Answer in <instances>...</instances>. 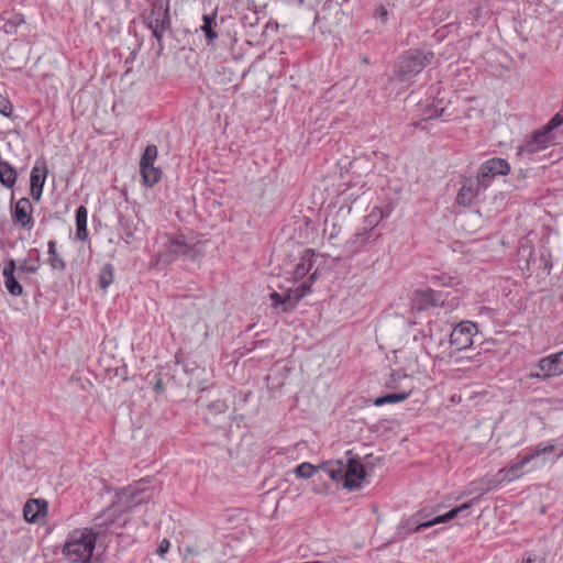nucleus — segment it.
Segmentation results:
<instances>
[{
    "instance_id": "nucleus-1",
    "label": "nucleus",
    "mask_w": 563,
    "mask_h": 563,
    "mask_svg": "<svg viewBox=\"0 0 563 563\" xmlns=\"http://www.w3.org/2000/svg\"><path fill=\"white\" fill-rule=\"evenodd\" d=\"M325 265V257L311 250H306L299 262L296 264L291 278L278 290L271 292L269 298L275 308L283 311L292 310L298 301L311 291L314 280L322 274Z\"/></svg>"
},
{
    "instance_id": "nucleus-2",
    "label": "nucleus",
    "mask_w": 563,
    "mask_h": 563,
    "mask_svg": "<svg viewBox=\"0 0 563 563\" xmlns=\"http://www.w3.org/2000/svg\"><path fill=\"white\" fill-rule=\"evenodd\" d=\"M554 451V445L534 448L529 453L520 455L507 467L500 468L493 479L488 482L487 489H494L498 486L515 482L522 476L543 468L548 463V455Z\"/></svg>"
},
{
    "instance_id": "nucleus-3",
    "label": "nucleus",
    "mask_w": 563,
    "mask_h": 563,
    "mask_svg": "<svg viewBox=\"0 0 563 563\" xmlns=\"http://www.w3.org/2000/svg\"><path fill=\"white\" fill-rule=\"evenodd\" d=\"M97 539L98 532L92 528L73 529L62 545V554L69 563H90Z\"/></svg>"
},
{
    "instance_id": "nucleus-4",
    "label": "nucleus",
    "mask_w": 563,
    "mask_h": 563,
    "mask_svg": "<svg viewBox=\"0 0 563 563\" xmlns=\"http://www.w3.org/2000/svg\"><path fill=\"white\" fill-rule=\"evenodd\" d=\"M159 250L154 266L165 265L177 256L194 257L197 254L196 243L184 234L162 233L157 239Z\"/></svg>"
},
{
    "instance_id": "nucleus-5",
    "label": "nucleus",
    "mask_w": 563,
    "mask_h": 563,
    "mask_svg": "<svg viewBox=\"0 0 563 563\" xmlns=\"http://www.w3.org/2000/svg\"><path fill=\"white\" fill-rule=\"evenodd\" d=\"M333 482H343L347 489H357L362 486L366 473L362 463L350 459L345 464L342 461H328L320 465Z\"/></svg>"
},
{
    "instance_id": "nucleus-6",
    "label": "nucleus",
    "mask_w": 563,
    "mask_h": 563,
    "mask_svg": "<svg viewBox=\"0 0 563 563\" xmlns=\"http://www.w3.org/2000/svg\"><path fill=\"white\" fill-rule=\"evenodd\" d=\"M475 504V499L455 507L444 515L434 517L433 519L421 521V514H416L407 519H404L399 526L398 534L405 537L406 534L423 530L434 525L446 522L460 515H464Z\"/></svg>"
},
{
    "instance_id": "nucleus-7",
    "label": "nucleus",
    "mask_w": 563,
    "mask_h": 563,
    "mask_svg": "<svg viewBox=\"0 0 563 563\" xmlns=\"http://www.w3.org/2000/svg\"><path fill=\"white\" fill-rule=\"evenodd\" d=\"M133 496V490L126 489L117 494V500L104 509L97 518V526L100 529H110L122 526L125 522L124 511L129 508V501Z\"/></svg>"
},
{
    "instance_id": "nucleus-8",
    "label": "nucleus",
    "mask_w": 563,
    "mask_h": 563,
    "mask_svg": "<svg viewBox=\"0 0 563 563\" xmlns=\"http://www.w3.org/2000/svg\"><path fill=\"white\" fill-rule=\"evenodd\" d=\"M433 55L420 51H408L399 60L397 73L400 79L407 80L419 74L431 63Z\"/></svg>"
},
{
    "instance_id": "nucleus-9",
    "label": "nucleus",
    "mask_w": 563,
    "mask_h": 563,
    "mask_svg": "<svg viewBox=\"0 0 563 563\" xmlns=\"http://www.w3.org/2000/svg\"><path fill=\"white\" fill-rule=\"evenodd\" d=\"M553 143V133H550L545 128H542L526 139L522 145H518L516 147L517 156L530 161L534 154L548 148Z\"/></svg>"
},
{
    "instance_id": "nucleus-10",
    "label": "nucleus",
    "mask_w": 563,
    "mask_h": 563,
    "mask_svg": "<svg viewBox=\"0 0 563 563\" xmlns=\"http://www.w3.org/2000/svg\"><path fill=\"white\" fill-rule=\"evenodd\" d=\"M169 2L170 0H157L147 18L148 27L157 40L163 38L170 25Z\"/></svg>"
},
{
    "instance_id": "nucleus-11",
    "label": "nucleus",
    "mask_w": 563,
    "mask_h": 563,
    "mask_svg": "<svg viewBox=\"0 0 563 563\" xmlns=\"http://www.w3.org/2000/svg\"><path fill=\"white\" fill-rule=\"evenodd\" d=\"M158 155L156 145L150 144L145 147L140 159V173L144 185L154 186L162 177V170L154 165Z\"/></svg>"
},
{
    "instance_id": "nucleus-12",
    "label": "nucleus",
    "mask_w": 563,
    "mask_h": 563,
    "mask_svg": "<svg viewBox=\"0 0 563 563\" xmlns=\"http://www.w3.org/2000/svg\"><path fill=\"white\" fill-rule=\"evenodd\" d=\"M537 373H531L530 377L547 379L563 374V350L559 353L550 354L542 357L538 363Z\"/></svg>"
},
{
    "instance_id": "nucleus-13",
    "label": "nucleus",
    "mask_w": 563,
    "mask_h": 563,
    "mask_svg": "<svg viewBox=\"0 0 563 563\" xmlns=\"http://www.w3.org/2000/svg\"><path fill=\"white\" fill-rule=\"evenodd\" d=\"M477 333V327L472 321L460 322L450 334L451 345L457 350H464L473 344V338Z\"/></svg>"
},
{
    "instance_id": "nucleus-14",
    "label": "nucleus",
    "mask_w": 563,
    "mask_h": 563,
    "mask_svg": "<svg viewBox=\"0 0 563 563\" xmlns=\"http://www.w3.org/2000/svg\"><path fill=\"white\" fill-rule=\"evenodd\" d=\"M509 170L510 166L506 159L499 157L487 159L478 168V181H481L484 187H487L492 178L499 175H507Z\"/></svg>"
},
{
    "instance_id": "nucleus-15",
    "label": "nucleus",
    "mask_w": 563,
    "mask_h": 563,
    "mask_svg": "<svg viewBox=\"0 0 563 563\" xmlns=\"http://www.w3.org/2000/svg\"><path fill=\"white\" fill-rule=\"evenodd\" d=\"M16 272V263L14 260H9L4 263L2 268V276H3V283L12 296H21L23 294V287L18 282V278L15 277Z\"/></svg>"
},
{
    "instance_id": "nucleus-16",
    "label": "nucleus",
    "mask_w": 563,
    "mask_h": 563,
    "mask_svg": "<svg viewBox=\"0 0 563 563\" xmlns=\"http://www.w3.org/2000/svg\"><path fill=\"white\" fill-rule=\"evenodd\" d=\"M483 188L485 187L481 181H478V176H476V179H466L459 190L456 197L457 203L462 206H470Z\"/></svg>"
},
{
    "instance_id": "nucleus-17",
    "label": "nucleus",
    "mask_w": 563,
    "mask_h": 563,
    "mask_svg": "<svg viewBox=\"0 0 563 563\" xmlns=\"http://www.w3.org/2000/svg\"><path fill=\"white\" fill-rule=\"evenodd\" d=\"M33 206L27 198H21L16 201L13 210V220L19 225L32 229L34 222L32 219Z\"/></svg>"
},
{
    "instance_id": "nucleus-18",
    "label": "nucleus",
    "mask_w": 563,
    "mask_h": 563,
    "mask_svg": "<svg viewBox=\"0 0 563 563\" xmlns=\"http://www.w3.org/2000/svg\"><path fill=\"white\" fill-rule=\"evenodd\" d=\"M47 176V168L43 164L41 166L35 165L31 170V196L35 200H40L43 194V187Z\"/></svg>"
},
{
    "instance_id": "nucleus-19",
    "label": "nucleus",
    "mask_w": 563,
    "mask_h": 563,
    "mask_svg": "<svg viewBox=\"0 0 563 563\" xmlns=\"http://www.w3.org/2000/svg\"><path fill=\"white\" fill-rule=\"evenodd\" d=\"M413 384H406L402 390H398L396 393L387 394L385 396L378 397L374 400V405L377 407H382L387 404H397L406 400L412 393Z\"/></svg>"
},
{
    "instance_id": "nucleus-20",
    "label": "nucleus",
    "mask_w": 563,
    "mask_h": 563,
    "mask_svg": "<svg viewBox=\"0 0 563 563\" xmlns=\"http://www.w3.org/2000/svg\"><path fill=\"white\" fill-rule=\"evenodd\" d=\"M438 295L431 289L418 290L412 299L413 307L418 310L426 309L429 306L438 303Z\"/></svg>"
},
{
    "instance_id": "nucleus-21",
    "label": "nucleus",
    "mask_w": 563,
    "mask_h": 563,
    "mask_svg": "<svg viewBox=\"0 0 563 563\" xmlns=\"http://www.w3.org/2000/svg\"><path fill=\"white\" fill-rule=\"evenodd\" d=\"M75 219H76V236L80 241H86L88 239V229H87L88 210H87V208L84 206L78 207L76 210Z\"/></svg>"
},
{
    "instance_id": "nucleus-22",
    "label": "nucleus",
    "mask_w": 563,
    "mask_h": 563,
    "mask_svg": "<svg viewBox=\"0 0 563 563\" xmlns=\"http://www.w3.org/2000/svg\"><path fill=\"white\" fill-rule=\"evenodd\" d=\"M16 181L14 167L5 161L0 159V183L5 188H12Z\"/></svg>"
},
{
    "instance_id": "nucleus-23",
    "label": "nucleus",
    "mask_w": 563,
    "mask_h": 563,
    "mask_svg": "<svg viewBox=\"0 0 563 563\" xmlns=\"http://www.w3.org/2000/svg\"><path fill=\"white\" fill-rule=\"evenodd\" d=\"M136 232V225L133 220L120 217L119 219V235L126 244H131Z\"/></svg>"
},
{
    "instance_id": "nucleus-24",
    "label": "nucleus",
    "mask_w": 563,
    "mask_h": 563,
    "mask_svg": "<svg viewBox=\"0 0 563 563\" xmlns=\"http://www.w3.org/2000/svg\"><path fill=\"white\" fill-rule=\"evenodd\" d=\"M406 384H412L411 378L401 371H395L386 380V387L389 389L402 390Z\"/></svg>"
},
{
    "instance_id": "nucleus-25",
    "label": "nucleus",
    "mask_w": 563,
    "mask_h": 563,
    "mask_svg": "<svg viewBox=\"0 0 563 563\" xmlns=\"http://www.w3.org/2000/svg\"><path fill=\"white\" fill-rule=\"evenodd\" d=\"M45 507L36 500L27 501L23 509V515L26 521L36 522L40 520Z\"/></svg>"
},
{
    "instance_id": "nucleus-26",
    "label": "nucleus",
    "mask_w": 563,
    "mask_h": 563,
    "mask_svg": "<svg viewBox=\"0 0 563 563\" xmlns=\"http://www.w3.org/2000/svg\"><path fill=\"white\" fill-rule=\"evenodd\" d=\"M3 24L1 25L2 31L5 34H14L18 27L24 22L20 14H9L8 16L1 18Z\"/></svg>"
},
{
    "instance_id": "nucleus-27",
    "label": "nucleus",
    "mask_w": 563,
    "mask_h": 563,
    "mask_svg": "<svg viewBox=\"0 0 563 563\" xmlns=\"http://www.w3.org/2000/svg\"><path fill=\"white\" fill-rule=\"evenodd\" d=\"M47 247H48V255H49L48 263H49L51 267L56 271L65 269L66 264H65L64 260L62 257H59L56 252V242L54 240H51L47 243Z\"/></svg>"
},
{
    "instance_id": "nucleus-28",
    "label": "nucleus",
    "mask_w": 563,
    "mask_h": 563,
    "mask_svg": "<svg viewBox=\"0 0 563 563\" xmlns=\"http://www.w3.org/2000/svg\"><path fill=\"white\" fill-rule=\"evenodd\" d=\"M317 470H322V468L320 467V465L313 466L312 464H310L308 462H302L295 467L294 473L298 478L307 479V478H311L314 475V473L317 472Z\"/></svg>"
},
{
    "instance_id": "nucleus-29",
    "label": "nucleus",
    "mask_w": 563,
    "mask_h": 563,
    "mask_svg": "<svg viewBox=\"0 0 563 563\" xmlns=\"http://www.w3.org/2000/svg\"><path fill=\"white\" fill-rule=\"evenodd\" d=\"M113 282V266L111 264H106L100 273H99V286L102 289H107Z\"/></svg>"
},
{
    "instance_id": "nucleus-30",
    "label": "nucleus",
    "mask_w": 563,
    "mask_h": 563,
    "mask_svg": "<svg viewBox=\"0 0 563 563\" xmlns=\"http://www.w3.org/2000/svg\"><path fill=\"white\" fill-rule=\"evenodd\" d=\"M202 25L200 26L201 31L205 33V36L208 41H213L218 37L217 32L213 30L214 22V15H203L202 18Z\"/></svg>"
},
{
    "instance_id": "nucleus-31",
    "label": "nucleus",
    "mask_w": 563,
    "mask_h": 563,
    "mask_svg": "<svg viewBox=\"0 0 563 563\" xmlns=\"http://www.w3.org/2000/svg\"><path fill=\"white\" fill-rule=\"evenodd\" d=\"M40 268L37 260L24 258L16 265L18 273L33 274Z\"/></svg>"
},
{
    "instance_id": "nucleus-32",
    "label": "nucleus",
    "mask_w": 563,
    "mask_h": 563,
    "mask_svg": "<svg viewBox=\"0 0 563 563\" xmlns=\"http://www.w3.org/2000/svg\"><path fill=\"white\" fill-rule=\"evenodd\" d=\"M563 124V109L560 110L544 126L550 133Z\"/></svg>"
},
{
    "instance_id": "nucleus-33",
    "label": "nucleus",
    "mask_w": 563,
    "mask_h": 563,
    "mask_svg": "<svg viewBox=\"0 0 563 563\" xmlns=\"http://www.w3.org/2000/svg\"><path fill=\"white\" fill-rule=\"evenodd\" d=\"M12 113V104L10 100L0 93V114L10 117Z\"/></svg>"
},
{
    "instance_id": "nucleus-34",
    "label": "nucleus",
    "mask_w": 563,
    "mask_h": 563,
    "mask_svg": "<svg viewBox=\"0 0 563 563\" xmlns=\"http://www.w3.org/2000/svg\"><path fill=\"white\" fill-rule=\"evenodd\" d=\"M170 547V543L167 539H163L158 545L157 553L163 556L165 553L168 552Z\"/></svg>"
},
{
    "instance_id": "nucleus-35",
    "label": "nucleus",
    "mask_w": 563,
    "mask_h": 563,
    "mask_svg": "<svg viewBox=\"0 0 563 563\" xmlns=\"http://www.w3.org/2000/svg\"><path fill=\"white\" fill-rule=\"evenodd\" d=\"M433 278H434L435 280H438V282H439V284H440V285H442V286H453V285H454V283H453V278H451V277H449V278H445V279H444V278H442V277H438V276H435V277H433Z\"/></svg>"
},
{
    "instance_id": "nucleus-36",
    "label": "nucleus",
    "mask_w": 563,
    "mask_h": 563,
    "mask_svg": "<svg viewBox=\"0 0 563 563\" xmlns=\"http://www.w3.org/2000/svg\"><path fill=\"white\" fill-rule=\"evenodd\" d=\"M523 563H543V561L541 559H539L538 556H529L527 558V560L523 561Z\"/></svg>"
},
{
    "instance_id": "nucleus-37",
    "label": "nucleus",
    "mask_w": 563,
    "mask_h": 563,
    "mask_svg": "<svg viewBox=\"0 0 563 563\" xmlns=\"http://www.w3.org/2000/svg\"><path fill=\"white\" fill-rule=\"evenodd\" d=\"M561 456H563V451H562L561 453H559V454L556 455V457H555L552 462H555V461H556V460H559Z\"/></svg>"
},
{
    "instance_id": "nucleus-38",
    "label": "nucleus",
    "mask_w": 563,
    "mask_h": 563,
    "mask_svg": "<svg viewBox=\"0 0 563 563\" xmlns=\"http://www.w3.org/2000/svg\"><path fill=\"white\" fill-rule=\"evenodd\" d=\"M442 112H443V109L441 110V112H440V113H439V112H437V113H435V117L441 115V114H442Z\"/></svg>"
}]
</instances>
